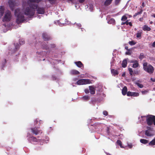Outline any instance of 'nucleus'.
<instances>
[{"label":"nucleus","mask_w":155,"mask_h":155,"mask_svg":"<svg viewBox=\"0 0 155 155\" xmlns=\"http://www.w3.org/2000/svg\"><path fill=\"white\" fill-rule=\"evenodd\" d=\"M111 73L113 75L115 76L116 75H117L119 74L118 71L114 69H111Z\"/></svg>","instance_id":"nucleus-15"},{"label":"nucleus","mask_w":155,"mask_h":155,"mask_svg":"<svg viewBox=\"0 0 155 155\" xmlns=\"http://www.w3.org/2000/svg\"><path fill=\"white\" fill-rule=\"evenodd\" d=\"M128 70L130 72V74L131 76L133 75V71L132 69L131 68H128Z\"/></svg>","instance_id":"nucleus-37"},{"label":"nucleus","mask_w":155,"mask_h":155,"mask_svg":"<svg viewBox=\"0 0 155 155\" xmlns=\"http://www.w3.org/2000/svg\"><path fill=\"white\" fill-rule=\"evenodd\" d=\"M49 1H50V2H53V1L54 0H48Z\"/></svg>","instance_id":"nucleus-63"},{"label":"nucleus","mask_w":155,"mask_h":155,"mask_svg":"<svg viewBox=\"0 0 155 155\" xmlns=\"http://www.w3.org/2000/svg\"><path fill=\"white\" fill-rule=\"evenodd\" d=\"M146 117V122L148 126H151L153 124L155 125V116L148 115L146 116H142L141 117Z\"/></svg>","instance_id":"nucleus-3"},{"label":"nucleus","mask_w":155,"mask_h":155,"mask_svg":"<svg viewBox=\"0 0 155 155\" xmlns=\"http://www.w3.org/2000/svg\"><path fill=\"white\" fill-rule=\"evenodd\" d=\"M4 13V9L2 6H1L0 7V18H1V17L3 16Z\"/></svg>","instance_id":"nucleus-18"},{"label":"nucleus","mask_w":155,"mask_h":155,"mask_svg":"<svg viewBox=\"0 0 155 155\" xmlns=\"http://www.w3.org/2000/svg\"><path fill=\"white\" fill-rule=\"evenodd\" d=\"M145 56L144 54L143 53H142L140 54L139 58L140 60H141L143 58H145Z\"/></svg>","instance_id":"nucleus-31"},{"label":"nucleus","mask_w":155,"mask_h":155,"mask_svg":"<svg viewBox=\"0 0 155 155\" xmlns=\"http://www.w3.org/2000/svg\"><path fill=\"white\" fill-rule=\"evenodd\" d=\"M129 44L130 45H135L136 44V43L134 41H129Z\"/></svg>","instance_id":"nucleus-40"},{"label":"nucleus","mask_w":155,"mask_h":155,"mask_svg":"<svg viewBox=\"0 0 155 155\" xmlns=\"http://www.w3.org/2000/svg\"><path fill=\"white\" fill-rule=\"evenodd\" d=\"M152 46L153 47H155V41L152 44Z\"/></svg>","instance_id":"nucleus-53"},{"label":"nucleus","mask_w":155,"mask_h":155,"mask_svg":"<svg viewBox=\"0 0 155 155\" xmlns=\"http://www.w3.org/2000/svg\"><path fill=\"white\" fill-rule=\"evenodd\" d=\"M129 22H128V20H127V21H125V24H126L127 25H128Z\"/></svg>","instance_id":"nucleus-55"},{"label":"nucleus","mask_w":155,"mask_h":155,"mask_svg":"<svg viewBox=\"0 0 155 155\" xmlns=\"http://www.w3.org/2000/svg\"><path fill=\"white\" fill-rule=\"evenodd\" d=\"M70 73L71 75H78L80 73L79 71L77 70H72L70 71Z\"/></svg>","instance_id":"nucleus-11"},{"label":"nucleus","mask_w":155,"mask_h":155,"mask_svg":"<svg viewBox=\"0 0 155 155\" xmlns=\"http://www.w3.org/2000/svg\"><path fill=\"white\" fill-rule=\"evenodd\" d=\"M121 0H115V4L116 5H118L120 2Z\"/></svg>","instance_id":"nucleus-45"},{"label":"nucleus","mask_w":155,"mask_h":155,"mask_svg":"<svg viewBox=\"0 0 155 155\" xmlns=\"http://www.w3.org/2000/svg\"><path fill=\"white\" fill-rule=\"evenodd\" d=\"M42 47L43 49L47 50L48 49L49 47L46 44H43L42 45Z\"/></svg>","instance_id":"nucleus-33"},{"label":"nucleus","mask_w":155,"mask_h":155,"mask_svg":"<svg viewBox=\"0 0 155 155\" xmlns=\"http://www.w3.org/2000/svg\"><path fill=\"white\" fill-rule=\"evenodd\" d=\"M139 73V72L138 71H137L136 72H135V73L136 74H138Z\"/></svg>","instance_id":"nucleus-62"},{"label":"nucleus","mask_w":155,"mask_h":155,"mask_svg":"<svg viewBox=\"0 0 155 155\" xmlns=\"http://www.w3.org/2000/svg\"><path fill=\"white\" fill-rule=\"evenodd\" d=\"M37 12L39 14H43L45 12V8H44L38 7L37 8Z\"/></svg>","instance_id":"nucleus-10"},{"label":"nucleus","mask_w":155,"mask_h":155,"mask_svg":"<svg viewBox=\"0 0 155 155\" xmlns=\"http://www.w3.org/2000/svg\"><path fill=\"white\" fill-rule=\"evenodd\" d=\"M143 12V10L142 8H141L140 9V11L138 12H137L135 13L134 15L133 16V17L134 18H135L138 15L141 14L142 13V12Z\"/></svg>","instance_id":"nucleus-23"},{"label":"nucleus","mask_w":155,"mask_h":155,"mask_svg":"<svg viewBox=\"0 0 155 155\" xmlns=\"http://www.w3.org/2000/svg\"><path fill=\"white\" fill-rule=\"evenodd\" d=\"M28 5L29 7H23L22 11L24 14L28 16L29 18H31L35 15V9L37 8L38 5L30 3H28Z\"/></svg>","instance_id":"nucleus-1"},{"label":"nucleus","mask_w":155,"mask_h":155,"mask_svg":"<svg viewBox=\"0 0 155 155\" xmlns=\"http://www.w3.org/2000/svg\"><path fill=\"white\" fill-rule=\"evenodd\" d=\"M137 61L136 60H131L130 61V63H135L136 62H137Z\"/></svg>","instance_id":"nucleus-49"},{"label":"nucleus","mask_w":155,"mask_h":155,"mask_svg":"<svg viewBox=\"0 0 155 155\" xmlns=\"http://www.w3.org/2000/svg\"><path fill=\"white\" fill-rule=\"evenodd\" d=\"M127 89L126 86H124L122 89V94L124 95H125L127 92Z\"/></svg>","instance_id":"nucleus-17"},{"label":"nucleus","mask_w":155,"mask_h":155,"mask_svg":"<svg viewBox=\"0 0 155 155\" xmlns=\"http://www.w3.org/2000/svg\"><path fill=\"white\" fill-rule=\"evenodd\" d=\"M142 7H144V6H145V5H144V2H143L142 3Z\"/></svg>","instance_id":"nucleus-58"},{"label":"nucleus","mask_w":155,"mask_h":155,"mask_svg":"<svg viewBox=\"0 0 155 155\" xmlns=\"http://www.w3.org/2000/svg\"><path fill=\"white\" fill-rule=\"evenodd\" d=\"M143 18H141L139 19V21H140L142 22L143 21Z\"/></svg>","instance_id":"nucleus-54"},{"label":"nucleus","mask_w":155,"mask_h":155,"mask_svg":"<svg viewBox=\"0 0 155 155\" xmlns=\"http://www.w3.org/2000/svg\"><path fill=\"white\" fill-rule=\"evenodd\" d=\"M140 142L143 144H146L148 143L149 141L148 140L141 139L140 140Z\"/></svg>","instance_id":"nucleus-25"},{"label":"nucleus","mask_w":155,"mask_h":155,"mask_svg":"<svg viewBox=\"0 0 155 155\" xmlns=\"http://www.w3.org/2000/svg\"><path fill=\"white\" fill-rule=\"evenodd\" d=\"M132 96L138 97L139 95V94L138 93L135 92H133Z\"/></svg>","instance_id":"nucleus-34"},{"label":"nucleus","mask_w":155,"mask_h":155,"mask_svg":"<svg viewBox=\"0 0 155 155\" xmlns=\"http://www.w3.org/2000/svg\"><path fill=\"white\" fill-rule=\"evenodd\" d=\"M125 73H123V74H122V76L123 77H124V76H125Z\"/></svg>","instance_id":"nucleus-61"},{"label":"nucleus","mask_w":155,"mask_h":155,"mask_svg":"<svg viewBox=\"0 0 155 155\" xmlns=\"http://www.w3.org/2000/svg\"><path fill=\"white\" fill-rule=\"evenodd\" d=\"M29 140L30 142H38L39 140H38L35 137L32 136L29 137Z\"/></svg>","instance_id":"nucleus-14"},{"label":"nucleus","mask_w":155,"mask_h":155,"mask_svg":"<svg viewBox=\"0 0 155 155\" xmlns=\"http://www.w3.org/2000/svg\"><path fill=\"white\" fill-rule=\"evenodd\" d=\"M142 34V31L141 30L140 31H138L137 33L136 34L137 37V38H139L141 37V36Z\"/></svg>","instance_id":"nucleus-28"},{"label":"nucleus","mask_w":155,"mask_h":155,"mask_svg":"<svg viewBox=\"0 0 155 155\" xmlns=\"http://www.w3.org/2000/svg\"><path fill=\"white\" fill-rule=\"evenodd\" d=\"M85 0H79V2L80 3H82Z\"/></svg>","instance_id":"nucleus-51"},{"label":"nucleus","mask_w":155,"mask_h":155,"mask_svg":"<svg viewBox=\"0 0 155 155\" xmlns=\"http://www.w3.org/2000/svg\"><path fill=\"white\" fill-rule=\"evenodd\" d=\"M153 16L155 18V15H153Z\"/></svg>","instance_id":"nucleus-64"},{"label":"nucleus","mask_w":155,"mask_h":155,"mask_svg":"<svg viewBox=\"0 0 155 155\" xmlns=\"http://www.w3.org/2000/svg\"><path fill=\"white\" fill-rule=\"evenodd\" d=\"M43 123L42 120H39L38 119H36L35 121V124H38V125L40 126L41 124Z\"/></svg>","instance_id":"nucleus-16"},{"label":"nucleus","mask_w":155,"mask_h":155,"mask_svg":"<svg viewBox=\"0 0 155 155\" xmlns=\"http://www.w3.org/2000/svg\"><path fill=\"white\" fill-rule=\"evenodd\" d=\"M29 2L28 3H32V2L38 3L41 1V0H28Z\"/></svg>","instance_id":"nucleus-27"},{"label":"nucleus","mask_w":155,"mask_h":155,"mask_svg":"<svg viewBox=\"0 0 155 155\" xmlns=\"http://www.w3.org/2000/svg\"><path fill=\"white\" fill-rule=\"evenodd\" d=\"M130 26H132V24L131 23V22H129V23L128 24Z\"/></svg>","instance_id":"nucleus-57"},{"label":"nucleus","mask_w":155,"mask_h":155,"mask_svg":"<svg viewBox=\"0 0 155 155\" xmlns=\"http://www.w3.org/2000/svg\"><path fill=\"white\" fill-rule=\"evenodd\" d=\"M113 0H106L104 2V4L105 5L108 6L111 3Z\"/></svg>","instance_id":"nucleus-26"},{"label":"nucleus","mask_w":155,"mask_h":155,"mask_svg":"<svg viewBox=\"0 0 155 155\" xmlns=\"http://www.w3.org/2000/svg\"><path fill=\"white\" fill-rule=\"evenodd\" d=\"M42 38L44 41H47L52 39L51 37L46 33H43L42 34Z\"/></svg>","instance_id":"nucleus-8"},{"label":"nucleus","mask_w":155,"mask_h":155,"mask_svg":"<svg viewBox=\"0 0 155 155\" xmlns=\"http://www.w3.org/2000/svg\"><path fill=\"white\" fill-rule=\"evenodd\" d=\"M51 47L52 48H54L56 47V45L54 44H51Z\"/></svg>","instance_id":"nucleus-48"},{"label":"nucleus","mask_w":155,"mask_h":155,"mask_svg":"<svg viewBox=\"0 0 155 155\" xmlns=\"http://www.w3.org/2000/svg\"><path fill=\"white\" fill-rule=\"evenodd\" d=\"M117 143L118 145L120 146L121 147H122V142L120 140H117Z\"/></svg>","instance_id":"nucleus-39"},{"label":"nucleus","mask_w":155,"mask_h":155,"mask_svg":"<svg viewBox=\"0 0 155 155\" xmlns=\"http://www.w3.org/2000/svg\"><path fill=\"white\" fill-rule=\"evenodd\" d=\"M148 92V91L147 90H144L141 91V93L143 94H147Z\"/></svg>","instance_id":"nucleus-44"},{"label":"nucleus","mask_w":155,"mask_h":155,"mask_svg":"<svg viewBox=\"0 0 155 155\" xmlns=\"http://www.w3.org/2000/svg\"><path fill=\"white\" fill-rule=\"evenodd\" d=\"M144 70L150 74L153 73L154 69L153 67L151 65L149 64L148 65L147 68L144 69Z\"/></svg>","instance_id":"nucleus-9"},{"label":"nucleus","mask_w":155,"mask_h":155,"mask_svg":"<svg viewBox=\"0 0 155 155\" xmlns=\"http://www.w3.org/2000/svg\"><path fill=\"white\" fill-rule=\"evenodd\" d=\"M91 83V81L88 79H81L77 82V84L79 85L89 84Z\"/></svg>","instance_id":"nucleus-4"},{"label":"nucleus","mask_w":155,"mask_h":155,"mask_svg":"<svg viewBox=\"0 0 155 155\" xmlns=\"http://www.w3.org/2000/svg\"><path fill=\"white\" fill-rule=\"evenodd\" d=\"M133 92L130 91H128L127 93V95L128 96H132Z\"/></svg>","instance_id":"nucleus-38"},{"label":"nucleus","mask_w":155,"mask_h":155,"mask_svg":"<svg viewBox=\"0 0 155 155\" xmlns=\"http://www.w3.org/2000/svg\"><path fill=\"white\" fill-rule=\"evenodd\" d=\"M17 0H9L8 1V3L11 9L13 10L14 9V7L18 3L16 2Z\"/></svg>","instance_id":"nucleus-6"},{"label":"nucleus","mask_w":155,"mask_h":155,"mask_svg":"<svg viewBox=\"0 0 155 155\" xmlns=\"http://www.w3.org/2000/svg\"><path fill=\"white\" fill-rule=\"evenodd\" d=\"M149 145L150 146H153L155 145V140L154 139L149 143Z\"/></svg>","instance_id":"nucleus-30"},{"label":"nucleus","mask_w":155,"mask_h":155,"mask_svg":"<svg viewBox=\"0 0 155 155\" xmlns=\"http://www.w3.org/2000/svg\"><path fill=\"white\" fill-rule=\"evenodd\" d=\"M127 17L125 15H124L122 17L121 20L123 21H124L127 20Z\"/></svg>","instance_id":"nucleus-35"},{"label":"nucleus","mask_w":155,"mask_h":155,"mask_svg":"<svg viewBox=\"0 0 155 155\" xmlns=\"http://www.w3.org/2000/svg\"><path fill=\"white\" fill-rule=\"evenodd\" d=\"M104 115L105 116H107L108 115V112L107 111L104 110L103 112Z\"/></svg>","instance_id":"nucleus-47"},{"label":"nucleus","mask_w":155,"mask_h":155,"mask_svg":"<svg viewBox=\"0 0 155 155\" xmlns=\"http://www.w3.org/2000/svg\"><path fill=\"white\" fill-rule=\"evenodd\" d=\"M150 80L151 81H152L153 82H155V78H150Z\"/></svg>","instance_id":"nucleus-52"},{"label":"nucleus","mask_w":155,"mask_h":155,"mask_svg":"<svg viewBox=\"0 0 155 155\" xmlns=\"http://www.w3.org/2000/svg\"><path fill=\"white\" fill-rule=\"evenodd\" d=\"M82 99L84 101H87L90 100V97L88 95H85L81 97Z\"/></svg>","instance_id":"nucleus-21"},{"label":"nucleus","mask_w":155,"mask_h":155,"mask_svg":"<svg viewBox=\"0 0 155 155\" xmlns=\"http://www.w3.org/2000/svg\"><path fill=\"white\" fill-rule=\"evenodd\" d=\"M127 59H124L122 61V66L124 68H126L127 66Z\"/></svg>","instance_id":"nucleus-19"},{"label":"nucleus","mask_w":155,"mask_h":155,"mask_svg":"<svg viewBox=\"0 0 155 155\" xmlns=\"http://www.w3.org/2000/svg\"><path fill=\"white\" fill-rule=\"evenodd\" d=\"M136 84L140 88H142L143 87V84H140L138 83H136Z\"/></svg>","instance_id":"nucleus-36"},{"label":"nucleus","mask_w":155,"mask_h":155,"mask_svg":"<svg viewBox=\"0 0 155 155\" xmlns=\"http://www.w3.org/2000/svg\"><path fill=\"white\" fill-rule=\"evenodd\" d=\"M25 41L22 40H20L19 41V43L21 45H23L25 43Z\"/></svg>","instance_id":"nucleus-42"},{"label":"nucleus","mask_w":155,"mask_h":155,"mask_svg":"<svg viewBox=\"0 0 155 155\" xmlns=\"http://www.w3.org/2000/svg\"><path fill=\"white\" fill-rule=\"evenodd\" d=\"M74 63L78 67L80 68H84V65L81 61L75 62Z\"/></svg>","instance_id":"nucleus-13"},{"label":"nucleus","mask_w":155,"mask_h":155,"mask_svg":"<svg viewBox=\"0 0 155 155\" xmlns=\"http://www.w3.org/2000/svg\"><path fill=\"white\" fill-rule=\"evenodd\" d=\"M143 29L144 31H150L151 28L146 25H144L143 27Z\"/></svg>","instance_id":"nucleus-22"},{"label":"nucleus","mask_w":155,"mask_h":155,"mask_svg":"<svg viewBox=\"0 0 155 155\" xmlns=\"http://www.w3.org/2000/svg\"><path fill=\"white\" fill-rule=\"evenodd\" d=\"M89 91L90 93L92 94H95V88L93 86H89Z\"/></svg>","instance_id":"nucleus-12"},{"label":"nucleus","mask_w":155,"mask_h":155,"mask_svg":"<svg viewBox=\"0 0 155 155\" xmlns=\"http://www.w3.org/2000/svg\"><path fill=\"white\" fill-rule=\"evenodd\" d=\"M131 52L130 51V50H129V51H127L126 52L125 54L126 55H130L131 54Z\"/></svg>","instance_id":"nucleus-43"},{"label":"nucleus","mask_w":155,"mask_h":155,"mask_svg":"<svg viewBox=\"0 0 155 155\" xmlns=\"http://www.w3.org/2000/svg\"><path fill=\"white\" fill-rule=\"evenodd\" d=\"M145 134L147 136L150 137L152 136V135L151 134L148 130H146L145 131Z\"/></svg>","instance_id":"nucleus-29"},{"label":"nucleus","mask_w":155,"mask_h":155,"mask_svg":"<svg viewBox=\"0 0 155 155\" xmlns=\"http://www.w3.org/2000/svg\"><path fill=\"white\" fill-rule=\"evenodd\" d=\"M128 146H129V147L130 148H131L132 147V145H129Z\"/></svg>","instance_id":"nucleus-60"},{"label":"nucleus","mask_w":155,"mask_h":155,"mask_svg":"<svg viewBox=\"0 0 155 155\" xmlns=\"http://www.w3.org/2000/svg\"><path fill=\"white\" fill-rule=\"evenodd\" d=\"M115 20L113 18H111L108 21V23L109 24H111L114 25L115 24Z\"/></svg>","instance_id":"nucleus-24"},{"label":"nucleus","mask_w":155,"mask_h":155,"mask_svg":"<svg viewBox=\"0 0 155 155\" xmlns=\"http://www.w3.org/2000/svg\"><path fill=\"white\" fill-rule=\"evenodd\" d=\"M125 48L126 49L127 51H129V50H130L128 48V46H126L125 47Z\"/></svg>","instance_id":"nucleus-56"},{"label":"nucleus","mask_w":155,"mask_h":155,"mask_svg":"<svg viewBox=\"0 0 155 155\" xmlns=\"http://www.w3.org/2000/svg\"><path fill=\"white\" fill-rule=\"evenodd\" d=\"M14 45L15 47V49L13 50V51H12V53L15 52L19 48V46L18 43L15 44Z\"/></svg>","instance_id":"nucleus-20"},{"label":"nucleus","mask_w":155,"mask_h":155,"mask_svg":"<svg viewBox=\"0 0 155 155\" xmlns=\"http://www.w3.org/2000/svg\"><path fill=\"white\" fill-rule=\"evenodd\" d=\"M11 18V13L8 10H7L3 19V21H10Z\"/></svg>","instance_id":"nucleus-5"},{"label":"nucleus","mask_w":155,"mask_h":155,"mask_svg":"<svg viewBox=\"0 0 155 155\" xmlns=\"http://www.w3.org/2000/svg\"><path fill=\"white\" fill-rule=\"evenodd\" d=\"M84 92L86 94H88L89 92V90L88 89H86L84 90Z\"/></svg>","instance_id":"nucleus-46"},{"label":"nucleus","mask_w":155,"mask_h":155,"mask_svg":"<svg viewBox=\"0 0 155 155\" xmlns=\"http://www.w3.org/2000/svg\"><path fill=\"white\" fill-rule=\"evenodd\" d=\"M139 66V64L138 63V62L137 61V62H136L135 63H134L132 66V67L133 68H136L137 67Z\"/></svg>","instance_id":"nucleus-32"},{"label":"nucleus","mask_w":155,"mask_h":155,"mask_svg":"<svg viewBox=\"0 0 155 155\" xmlns=\"http://www.w3.org/2000/svg\"><path fill=\"white\" fill-rule=\"evenodd\" d=\"M125 21L124 22H122L121 24V25H125Z\"/></svg>","instance_id":"nucleus-59"},{"label":"nucleus","mask_w":155,"mask_h":155,"mask_svg":"<svg viewBox=\"0 0 155 155\" xmlns=\"http://www.w3.org/2000/svg\"><path fill=\"white\" fill-rule=\"evenodd\" d=\"M76 25L77 26V27H78L79 28L81 27V24L79 23L77 24H76Z\"/></svg>","instance_id":"nucleus-50"},{"label":"nucleus","mask_w":155,"mask_h":155,"mask_svg":"<svg viewBox=\"0 0 155 155\" xmlns=\"http://www.w3.org/2000/svg\"><path fill=\"white\" fill-rule=\"evenodd\" d=\"M31 129L32 133L35 135L41 134L42 132V130L39 129V127H35L34 128H31Z\"/></svg>","instance_id":"nucleus-7"},{"label":"nucleus","mask_w":155,"mask_h":155,"mask_svg":"<svg viewBox=\"0 0 155 155\" xmlns=\"http://www.w3.org/2000/svg\"><path fill=\"white\" fill-rule=\"evenodd\" d=\"M143 69L144 70V69H145V68H147L148 66V65H147V62L144 63L143 64Z\"/></svg>","instance_id":"nucleus-41"},{"label":"nucleus","mask_w":155,"mask_h":155,"mask_svg":"<svg viewBox=\"0 0 155 155\" xmlns=\"http://www.w3.org/2000/svg\"><path fill=\"white\" fill-rule=\"evenodd\" d=\"M15 15L17 16L16 22L18 24L23 23L27 20L25 18L24 14L21 13L20 12V9L18 8L15 9Z\"/></svg>","instance_id":"nucleus-2"}]
</instances>
